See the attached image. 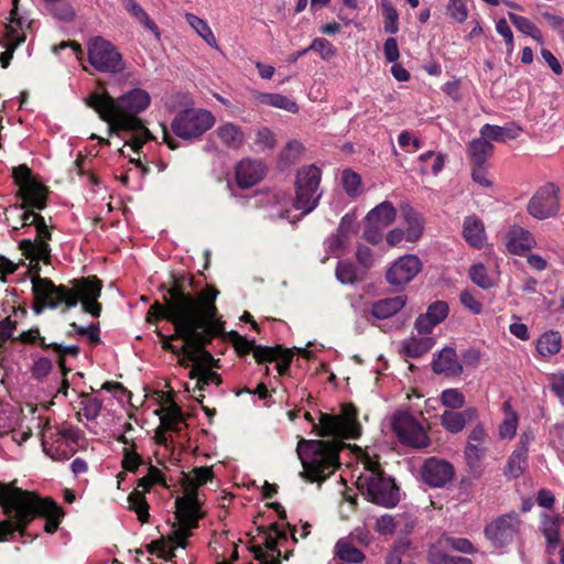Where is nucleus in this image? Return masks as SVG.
<instances>
[{
  "instance_id": "obj_10",
  "label": "nucleus",
  "mask_w": 564,
  "mask_h": 564,
  "mask_svg": "<svg viewBox=\"0 0 564 564\" xmlns=\"http://www.w3.org/2000/svg\"><path fill=\"white\" fill-rule=\"evenodd\" d=\"M88 61L102 73L119 74L126 65L116 46L101 36L93 37L88 43Z\"/></svg>"
},
{
  "instance_id": "obj_64",
  "label": "nucleus",
  "mask_w": 564,
  "mask_h": 564,
  "mask_svg": "<svg viewBox=\"0 0 564 564\" xmlns=\"http://www.w3.org/2000/svg\"><path fill=\"white\" fill-rule=\"evenodd\" d=\"M348 240L349 239L347 237L340 235L339 232H336L325 240V249L329 253H336L337 251L346 247Z\"/></svg>"
},
{
  "instance_id": "obj_25",
  "label": "nucleus",
  "mask_w": 564,
  "mask_h": 564,
  "mask_svg": "<svg viewBox=\"0 0 564 564\" xmlns=\"http://www.w3.org/2000/svg\"><path fill=\"white\" fill-rule=\"evenodd\" d=\"M401 217L406 225V240L410 242L417 241L424 230L422 216L413 207L405 204L401 206Z\"/></svg>"
},
{
  "instance_id": "obj_30",
  "label": "nucleus",
  "mask_w": 564,
  "mask_h": 564,
  "mask_svg": "<svg viewBox=\"0 0 564 564\" xmlns=\"http://www.w3.org/2000/svg\"><path fill=\"white\" fill-rule=\"evenodd\" d=\"M216 134L223 144L230 149L240 148L245 140L241 128L231 122L219 126L216 130Z\"/></svg>"
},
{
  "instance_id": "obj_62",
  "label": "nucleus",
  "mask_w": 564,
  "mask_h": 564,
  "mask_svg": "<svg viewBox=\"0 0 564 564\" xmlns=\"http://www.w3.org/2000/svg\"><path fill=\"white\" fill-rule=\"evenodd\" d=\"M53 364L46 357H40L34 360V364L31 368L32 376L36 379L45 378L52 370Z\"/></svg>"
},
{
  "instance_id": "obj_44",
  "label": "nucleus",
  "mask_w": 564,
  "mask_h": 564,
  "mask_svg": "<svg viewBox=\"0 0 564 564\" xmlns=\"http://www.w3.org/2000/svg\"><path fill=\"white\" fill-rule=\"evenodd\" d=\"M160 426L172 431L178 432L180 424L183 422V414L180 408L171 405L164 410V414L160 417Z\"/></svg>"
},
{
  "instance_id": "obj_43",
  "label": "nucleus",
  "mask_w": 564,
  "mask_h": 564,
  "mask_svg": "<svg viewBox=\"0 0 564 564\" xmlns=\"http://www.w3.org/2000/svg\"><path fill=\"white\" fill-rule=\"evenodd\" d=\"M128 502L130 506V509L133 510L138 514V519L145 523L149 519V505L145 500V497L143 492L139 490H133L129 497Z\"/></svg>"
},
{
  "instance_id": "obj_37",
  "label": "nucleus",
  "mask_w": 564,
  "mask_h": 564,
  "mask_svg": "<svg viewBox=\"0 0 564 564\" xmlns=\"http://www.w3.org/2000/svg\"><path fill=\"white\" fill-rule=\"evenodd\" d=\"M185 20L209 46L216 50L219 48L214 33L205 20L193 13H186Z\"/></svg>"
},
{
  "instance_id": "obj_9",
  "label": "nucleus",
  "mask_w": 564,
  "mask_h": 564,
  "mask_svg": "<svg viewBox=\"0 0 564 564\" xmlns=\"http://www.w3.org/2000/svg\"><path fill=\"white\" fill-rule=\"evenodd\" d=\"M215 123L210 111L205 109H185L172 121L173 132L184 140H192L200 137Z\"/></svg>"
},
{
  "instance_id": "obj_33",
  "label": "nucleus",
  "mask_w": 564,
  "mask_h": 564,
  "mask_svg": "<svg viewBox=\"0 0 564 564\" xmlns=\"http://www.w3.org/2000/svg\"><path fill=\"white\" fill-rule=\"evenodd\" d=\"M321 178L322 172L316 165H306L297 171L295 186L313 189L315 192H321Z\"/></svg>"
},
{
  "instance_id": "obj_21",
  "label": "nucleus",
  "mask_w": 564,
  "mask_h": 564,
  "mask_svg": "<svg viewBox=\"0 0 564 564\" xmlns=\"http://www.w3.org/2000/svg\"><path fill=\"white\" fill-rule=\"evenodd\" d=\"M477 417V410L468 408L462 412L446 410L441 414V424L449 433L457 434L462 432L468 422Z\"/></svg>"
},
{
  "instance_id": "obj_55",
  "label": "nucleus",
  "mask_w": 564,
  "mask_h": 564,
  "mask_svg": "<svg viewBox=\"0 0 564 564\" xmlns=\"http://www.w3.org/2000/svg\"><path fill=\"white\" fill-rule=\"evenodd\" d=\"M119 131L134 132L131 142H128L134 152H138L147 141L154 139L151 131L143 123L138 129H119Z\"/></svg>"
},
{
  "instance_id": "obj_58",
  "label": "nucleus",
  "mask_w": 564,
  "mask_h": 564,
  "mask_svg": "<svg viewBox=\"0 0 564 564\" xmlns=\"http://www.w3.org/2000/svg\"><path fill=\"white\" fill-rule=\"evenodd\" d=\"M549 389L558 399L560 403L564 405V372L557 371L547 377Z\"/></svg>"
},
{
  "instance_id": "obj_45",
  "label": "nucleus",
  "mask_w": 564,
  "mask_h": 564,
  "mask_svg": "<svg viewBox=\"0 0 564 564\" xmlns=\"http://www.w3.org/2000/svg\"><path fill=\"white\" fill-rule=\"evenodd\" d=\"M335 275L336 279L343 284H354L358 281L356 265L347 260L338 261Z\"/></svg>"
},
{
  "instance_id": "obj_47",
  "label": "nucleus",
  "mask_w": 564,
  "mask_h": 564,
  "mask_svg": "<svg viewBox=\"0 0 564 564\" xmlns=\"http://www.w3.org/2000/svg\"><path fill=\"white\" fill-rule=\"evenodd\" d=\"M382 14L386 19L384 31L390 34H395L399 30V14L395 8L389 0H382Z\"/></svg>"
},
{
  "instance_id": "obj_49",
  "label": "nucleus",
  "mask_w": 564,
  "mask_h": 564,
  "mask_svg": "<svg viewBox=\"0 0 564 564\" xmlns=\"http://www.w3.org/2000/svg\"><path fill=\"white\" fill-rule=\"evenodd\" d=\"M80 398V406L85 417L88 421H94L101 411L102 402L99 399L89 397L87 393H82Z\"/></svg>"
},
{
  "instance_id": "obj_59",
  "label": "nucleus",
  "mask_w": 564,
  "mask_h": 564,
  "mask_svg": "<svg viewBox=\"0 0 564 564\" xmlns=\"http://www.w3.org/2000/svg\"><path fill=\"white\" fill-rule=\"evenodd\" d=\"M441 402L446 408L460 409L465 403V398L458 390L447 389L442 392Z\"/></svg>"
},
{
  "instance_id": "obj_40",
  "label": "nucleus",
  "mask_w": 564,
  "mask_h": 564,
  "mask_svg": "<svg viewBox=\"0 0 564 564\" xmlns=\"http://www.w3.org/2000/svg\"><path fill=\"white\" fill-rule=\"evenodd\" d=\"M536 349L542 356H553L561 349V335L557 332L543 334L536 344Z\"/></svg>"
},
{
  "instance_id": "obj_38",
  "label": "nucleus",
  "mask_w": 564,
  "mask_h": 564,
  "mask_svg": "<svg viewBox=\"0 0 564 564\" xmlns=\"http://www.w3.org/2000/svg\"><path fill=\"white\" fill-rule=\"evenodd\" d=\"M528 467V454L514 449L508 458L505 475L508 478H519Z\"/></svg>"
},
{
  "instance_id": "obj_60",
  "label": "nucleus",
  "mask_w": 564,
  "mask_h": 564,
  "mask_svg": "<svg viewBox=\"0 0 564 564\" xmlns=\"http://www.w3.org/2000/svg\"><path fill=\"white\" fill-rule=\"evenodd\" d=\"M434 323L440 324L448 315V305L443 301L432 303L425 313Z\"/></svg>"
},
{
  "instance_id": "obj_32",
  "label": "nucleus",
  "mask_w": 564,
  "mask_h": 564,
  "mask_svg": "<svg viewBox=\"0 0 564 564\" xmlns=\"http://www.w3.org/2000/svg\"><path fill=\"white\" fill-rule=\"evenodd\" d=\"M335 555L338 562L345 563H361L365 560V554L356 547L348 539H340L335 545Z\"/></svg>"
},
{
  "instance_id": "obj_18",
  "label": "nucleus",
  "mask_w": 564,
  "mask_h": 564,
  "mask_svg": "<svg viewBox=\"0 0 564 564\" xmlns=\"http://www.w3.org/2000/svg\"><path fill=\"white\" fill-rule=\"evenodd\" d=\"M293 354L289 349L281 346L275 347H259L256 350V360L259 364L271 362L278 360L276 369L279 375L284 376L292 362Z\"/></svg>"
},
{
  "instance_id": "obj_54",
  "label": "nucleus",
  "mask_w": 564,
  "mask_h": 564,
  "mask_svg": "<svg viewBox=\"0 0 564 564\" xmlns=\"http://www.w3.org/2000/svg\"><path fill=\"white\" fill-rule=\"evenodd\" d=\"M519 416L517 413H508L499 426V436L505 440H511L517 433Z\"/></svg>"
},
{
  "instance_id": "obj_41",
  "label": "nucleus",
  "mask_w": 564,
  "mask_h": 564,
  "mask_svg": "<svg viewBox=\"0 0 564 564\" xmlns=\"http://www.w3.org/2000/svg\"><path fill=\"white\" fill-rule=\"evenodd\" d=\"M508 17L511 23L519 30L521 33L527 34L534 39L539 43H543L542 34L540 30L532 23L528 18L518 15L516 13L509 12Z\"/></svg>"
},
{
  "instance_id": "obj_12",
  "label": "nucleus",
  "mask_w": 564,
  "mask_h": 564,
  "mask_svg": "<svg viewBox=\"0 0 564 564\" xmlns=\"http://www.w3.org/2000/svg\"><path fill=\"white\" fill-rule=\"evenodd\" d=\"M392 430L405 446L422 449L431 444L424 427L408 412H397L392 417Z\"/></svg>"
},
{
  "instance_id": "obj_36",
  "label": "nucleus",
  "mask_w": 564,
  "mask_h": 564,
  "mask_svg": "<svg viewBox=\"0 0 564 564\" xmlns=\"http://www.w3.org/2000/svg\"><path fill=\"white\" fill-rule=\"evenodd\" d=\"M520 128L500 127L485 124L480 129V134L488 141L505 142L508 139H516L519 135Z\"/></svg>"
},
{
  "instance_id": "obj_11",
  "label": "nucleus",
  "mask_w": 564,
  "mask_h": 564,
  "mask_svg": "<svg viewBox=\"0 0 564 564\" xmlns=\"http://www.w3.org/2000/svg\"><path fill=\"white\" fill-rule=\"evenodd\" d=\"M523 521L517 512H509L492 519L484 530L485 536L496 547H505L520 538Z\"/></svg>"
},
{
  "instance_id": "obj_2",
  "label": "nucleus",
  "mask_w": 564,
  "mask_h": 564,
  "mask_svg": "<svg viewBox=\"0 0 564 564\" xmlns=\"http://www.w3.org/2000/svg\"><path fill=\"white\" fill-rule=\"evenodd\" d=\"M305 419L311 422L319 436H332L330 441L302 440L296 448L299 458L303 465L300 474L306 480L322 481L329 477L339 467V452L344 447L343 438H356L358 429L354 417H341L327 413H321L319 423L315 424L310 412H305Z\"/></svg>"
},
{
  "instance_id": "obj_23",
  "label": "nucleus",
  "mask_w": 564,
  "mask_h": 564,
  "mask_svg": "<svg viewBox=\"0 0 564 564\" xmlns=\"http://www.w3.org/2000/svg\"><path fill=\"white\" fill-rule=\"evenodd\" d=\"M463 237L473 248L481 249L486 242V232L482 221L475 215L465 217L463 223Z\"/></svg>"
},
{
  "instance_id": "obj_15",
  "label": "nucleus",
  "mask_w": 564,
  "mask_h": 564,
  "mask_svg": "<svg viewBox=\"0 0 564 564\" xmlns=\"http://www.w3.org/2000/svg\"><path fill=\"white\" fill-rule=\"evenodd\" d=\"M455 476L454 466L444 459L427 458L421 467L422 480L432 488H444Z\"/></svg>"
},
{
  "instance_id": "obj_39",
  "label": "nucleus",
  "mask_w": 564,
  "mask_h": 564,
  "mask_svg": "<svg viewBox=\"0 0 564 564\" xmlns=\"http://www.w3.org/2000/svg\"><path fill=\"white\" fill-rule=\"evenodd\" d=\"M123 4L126 10L131 15H133L147 30L154 33L156 37L160 36L158 25L150 19L148 13L135 0H123Z\"/></svg>"
},
{
  "instance_id": "obj_17",
  "label": "nucleus",
  "mask_w": 564,
  "mask_h": 564,
  "mask_svg": "<svg viewBox=\"0 0 564 564\" xmlns=\"http://www.w3.org/2000/svg\"><path fill=\"white\" fill-rule=\"evenodd\" d=\"M265 173L261 161L245 159L236 167V181L239 187L249 188L259 183Z\"/></svg>"
},
{
  "instance_id": "obj_56",
  "label": "nucleus",
  "mask_w": 564,
  "mask_h": 564,
  "mask_svg": "<svg viewBox=\"0 0 564 564\" xmlns=\"http://www.w3.org/2000/svg\"><path fill=\"white\" fill-rule=\"evenodd\" d=\"M310 51H314L321 55L325 61L330 59L336 54L334 45L324 37L315 39L312 44L307 47Z\"/></svg>"
},
{
  "instance_id": "obj_63",
  "label": "nucleus",
  "mask_w": 564,
  "mask_h": 564,
  "mask_svg": "<svg viewBox=\"0 0 564 564\" xmlns=\"http://www.w3.org/2000/svg\"><path fill=\"white\" fill-rule=\"evenodd\" d=\"M141 457L132 449L124 447L123 448V459L122 467L131 473H135L138 467L141 465Z\"/></svg>"
},
{
  "instance_id": "obj_7",
  "label": "nucleus",
  "mask_w": 564,
  "mask_h": 564,
  "mask_svg": "<svg viewBox=\"0 0 564 564\" xmlns=\"http://www.w3.org/2000/svg\"><path fill=\"white\" fill-rule=\"evenodd\" d=\"M192 473L193 477L188 479L189 490L185 496L175 500L177 525H174L173 531L169 534V540L175 546L183 549L187 546L186 539L192 535L191 531L198 527V521L204 516L200 511L202 501L196 488L206 484L213 477V470L209 467L194 468Z\"/></svg>"
},
{
  "instance_id": "obj_22",
  "label": "nucleus",
  "mask_w": 564,
  "mask_h": 564,
  "mask_svg": "<svg viewBox=\"0 0 564 564\" xmlns=\"http://www.w3.org/2000/svg\"><path fill=\"white\" fill-rule=\"evenodd\" d=\"M433 371L444 373L447 377H456L463 372V366L457 360V355L453 348H444L440 351L433 361Z\"/></svg>"
},
{
  "instance_id": "obj_57",
  "label": "nucleus",
  "mask_w": 564,
  "mask_h": 564,
  "mask_svg": "<svg viewBox=\"0 0 564 564\" xmlns=\"http://www.w3.org/2000/svg\"><path fill=\"white\" fill-rule=\"evenodd\" d=\"M51 347L55 352L58 354V366L62 369L63 376L65 377L69 369L65 366V355H70L73 357H76L79 354V347L76 345H69V346H63L59 344H50Z\"/></svg>"
},
{
  "instance_id": "obj_29",
  "label": "nucleus",
  "mask_w": 564,
  "mask_h": 564,
  "mask_svg": "<svg viewBox=\"0 0 564 564\" xmlns=\"http://www.w3.org/2000/svg\"><path fill=\"white\" fill-rule=\"evenodd\" d=\"M541 531L546 539V551L549 554H553L560 535V523L556 517L547 513H543L541 517Z\"/></svg>"
},
{
  "instance_id": "obj_51",
  "label": "nucleus",
  "mask_w": 564,
  "mask_h": 564,
  "mask_svg": "<svg viewBox=\"0 0 564 564\" xmlns=\"http://www.w3.org/2000/svg\"><path fill=\"white\" fill-rule=\"evenodd\" d=\"M269 530L271 532H274L275 536H273L271 533H268L265 535L262 549L264 547L268 551L267 554H269V555L276 554V556H281V551L278 549L276 539H284L285 540L286 539V533L283 530H279L278 524H275V523H272L269 527Z\"/></svg>"
},
{
  "instance_id": "obj_34",
  "label": "nucleus",
  "mask_w": 564,
  "mask_h": 564,
  "mask_svg": "<svg viewBox=\"0 0 564 564\" xmlns=\"http://www.w3.org/2000/svg\"><path fill=\"white\" fill-rule=\"evenodd\" d=\"M492 151L494 145L481 134L473 140L468 147V154L474 165H484Z\"/></svg>"
},
{
  "instance_id": "obj_19",
  "label": "nucleus",
  "mask_w": 564,
  "mask_h": 564,
  "mask_svg": "<svg viewBox=\"0 0 564 564\" xmlns=\"http://www.w3.org/2000/svg\"><path fill=\"white\" fill-rule=\"evenodd\" d=\"M487 433L481 424L476 425L469 433L465 447V457L469 466L477 465L486 454L485 440Z\"/></svg>"
},
{
  "instance_id": "obj_14",
  "label": "nucleus",
  "mask_w": 564,
  "mask_h": 564,
  "mask_svg": "<svg viewBox=\"0 0 564 564\" xmlns=\"http://www.w3.org/2000/svg\"><path fill=\"white\" fill-rule=\"evenodd\" d=\"M422 270V262L415 254L399 257L386 272V280L390 285L403 286L411 282Z\"/></svg>"
},
{
  "instance_id": "obj_24",
  "label": "nucleus",
  "mask_w": 564,
  "mask_h": 564,
  "mask_svg": "<svg viewBox=\"0 0 564 564\" xmlns=\"http://www.w3.org/2000/svg\"><path fill=\"white\" fill-rule=\"evenodd\" d=\"M252 98L258 105L282 109L291 113H296L299 111L297 104L293 99L281 94L260 93L253 90Z\"/></svg>"
},
{
  "instance_id": "obj_20",
  "label": "nucleus",
  "mask_w": 564,
  "mask_h": 564,
  "mask_svg": "<svg viewBox=\"0 0 564 564\" xmlns=\"http://www.w3.org/2000/svg\"><path fill=\"white\" fill-rule=\"evenodd\" d=\"M535 246V240L531 232L520 226H513L507 234L508 250L518 256H522Z\"/></svg>"
},
{
  "instance_id": "obj_35",
  "label": "nucleus",
  "mask_w": 564,
  "mask_h": 564,
  "mask_svg": "<svg viewBox=\"0 0 564 564\" xmlns=\"http://www.w3.org/2000/svg\"><path fill=\"white\" fill-rule=\"evenodd\" d=\"M189 378L196 379L194 391L198 390L202 392V391L207 390V388L212 384L219 386L221 383V378L217 372H215L210 369L204 370L199 366L193 367L191 369Z\"/></svg>"
},
{
  "instance_id": "obj_52",
  "label": "nucleus",
  "mask_w": 564,
  "mask_h": 564,
  "mask_svg": "<svg viewBox=\"0 0 564 564\" xmlns=\"http://www.w3.org/2000/svg\"><path fill=\"white\" fill-rule=\"evenodd\" d=\"M230 339L239 355L252 352L256 358V350L261 347L260 345H256L253 340H248L246 337L239 335L237 332L230 333Z\"/></svg>"
},
{
  "instance_id": "obj_61",
  "label": "nucleus",
  "mask_w": 564,
  "mask_h": 564,
  "mask_svg": "<svg viewBox=\"0 0 564 564\" xmlns=\"http://www.w3.org/2000/svg\"><path fill=\"white\" fill-rule=\"evenodd\" d=\"M411 547L408 539L399 541L387 556V564H402V556Z\"/></svg>"
},
{
  "instance_id": "obj_1",
  "label": "nucleus",
  "mask_w": 564,
  "mask_h": 564,
  "mask_svg": "<svg viewBox=\"0 0 564 564\" xmlns=\"http://www.w3.org/2000/svg\"><path fill=\"white\" fill-rule=\"evenodd\" d=\"M218 291L207 286L198 295L186 292L174 283L163 295V303L155 301L147 313V322L165 319L174 326V337L184 343L177 350L178 364L185 368L196 365L197 351L208 345L224 330V324L216 318Z\"/></svg>"
},
{
  "instance_id": "obj_48",
  "label": "nucleus",
  "mask_w": 564,
  "mask_h": 564,
  "mask_svg": "<svg viewBox=\"0 0 564 564\" xmlns=\"http://www.w3.org/2000/svg\"><path fill=\"white\" fill-rule=\"evenodd\" d=\"M470 280L479 288L487 290L495 285V280L490 278L484 264L477 263L469 269Z\"/></svg>"
},
{
  "instance_id": "obj_46",
  "label": "nucleus",
  "mask_w": 564,
  "mask_h": 564,
  "mask_svg": "<svg viewBox=\"0 0 564 564\" xmlns=\"http://www.w3.org/2000/svg\"><path fill=\"white\" fill-rule=\"evenodd\" d=\"M449 549L444 541L443 535L427 551V561L431 564H447L449 555L446 550Z\"/></svg>"
},
{
  "instance_id": "obj_6",
  "label": "nucleus",
  "mask_w": 564,
  "mask_h": 564,
  "mask_svg": "<svg viewBox=\"0 0 564 564\" xmlns=\"http://www.w3.org/2000/svg\"><path fill=\"white\" fill-rule=\"evenodd\" d=\"M86 104L93 108L101 120L108 123L109 134L119 129H138L142 127L139 113L147 110L151 104L150 94L141 88H133L119 98H112L107 91L91 93Z\"/></svg>"
},
{
  "instance_id": "obj_8",
  "label": "nucleus",
  "mask_w": 564,
  "mask_h": 564,
  "mask_svg": "<svg viewBox=\"0 0 564 564\" xmlns=\"http://www.w3.org/2000/svg\"><path fill=\"white\" fill-rule=\"evenodd\" d=\"M356 484L360 492L376 505L392 508L400 501L394 479L387 476L377 462H366L365 470L358 476Z\"/></svg>"
},
{
  "instance_id": "obj_42",
  "label": "nucleus",
  "mask_w": 564,
  "mask_h": 564,
  "mask_svg": "<svg viewBox=\"0 0 564 564\" xmlns=\"http://www.w3.org/2000/svg\"><path fill=\"white\" fill-rule=\"evenodd\" d=\"M420 161L423 163L421 166L422 174H427L429 172L438 174L444 167V155L433 151L421 154Z\"/></svg>"
},
{
  "instance_id": "obj_5",
  "label": "nucleus",
  "mask_w": 564,
  "mask_h": 564,
  "mask_svg": "<svg viewBox=\"0 0 564 564\" xmlns=\"http://www.w3.org/2000/svg\"><path fill=\"white\" fill-rule=\"evenodd\" d=\"M32 292L34 295L33 311L36 314L43 312L44 308H56L61 304H65L64 312L75 307L82 302L83 311L99 316L101 305L97 302L101 292V282L95 278H83L75 281L72 289L65 285H55L50 279L41 278L35 273L32 279Z\"/></svg>"
},
{
  "instance_id": "obj_50",
  "label": "nucleus",
  "mask_w": 564,
  "mask_h": 564,
  "mask_svg": "<svg viewBox=\"0 0 564 564\" xmlns=\"http://www.w3.org/2000/svg\"><path fill=\"white\" fill-rule=\"evenodd\" d=\"M341 182L349 196H357L360 193L361 177L351 170H345L341 174Z\"/></svg>"
},
{
  "instance_id": "obj_13",
  "label": "nucleus",
  "mask_w": 564,
  "mask_h": 564,
  "mask_svg": "<svg viewBox=\"0 0 564 564\" xmlns=\"http://www.w3.org/2000/svg\"><path fill=\"white\" fill-rule=\"evenodd\" d=\"M560 209V188L554 183L541 186L527 204L528 214L538 220L555 217Z\"/></svg>"
},
{
  "instance_id": "obj_26",
  "label": "nucleus",
  "mask_w": 564,
  "mask_h": 564,
  "mask_svg": "<svg viewBox=\"0 0 564 564\" xmlns=\"http://www.w3.org/2000/svg\"><path fill=\"white\" fill-rule=\"evenodd\" d=\"M397 217V209L391 202L384 200L372 208L366 216L367 224H376L383 228L391 225Z\"/></svg>"
},
{
  "instance_id": "obj_53",
  "label": "nucleus",
  "mask_w": 564,
  "mask_h": 564,
  "mask_svg": "<svg viewBox=\"0 0 564 564\" xmlns=\"http://www.w3.org/2000/svg\"><path fill=\"white\" fill-rule=\"evenodd\" d=\"M445 543L449 549H453L457 552L464 553V554H475L477 552V549L473 545V543L465 538H453L449 535L444 534L443 535Z\"/></svg>"
},
{
  "instance_id": "obj_4",
  "label": "nucleus",
  "mask_w": 564,
  "mask_h": 564,
  "mask_svg": "<svg viewBox=\"0 0 564 564\" xmlns=\"http://www.w3.org/2000/svg\"><path fill=\"white\" fill-rule=\"evenodd\" d=\"M0 506L6 516L0 521V542L11 539L15 532L25 536V528L35 516L44 517L45 532L54 533L64 517L62 508L53 500L41 499L12 485H0Z\"/></svg>"
},
{
  "instance_id": "obj_27",
  "label": "nucleus",
  "mask_w": 564,
  "mask_h": 564,
  "mask_svg": "<svg viewBox=\"0 0 564 564\" xmlns=\"http://www.w3.org/2000/svg\"><path fill=\"white\" fill-rule=\"evenodd\" d=\"M405 304L406 297L403 295L383 299L372 304L371 314L378 319H386L397 314Z\"/></svg>"
},
{
  "instance_id": "obj_31",
  "label": "nucleus",
  "mask_w": 564,
  "mask_h": 564,
  "mask_svg": "<svg viewBox=\"0 0 564 564\" xmlns=\"http://www.w3.org/2000/svg\"><path fill=\"white\" fill-rule=\"evenodd\" d=\"M434 345V339L429 336L421 338L410 337L402 343V352L409 358H420L425 355Z\"/></svg>"
},
{
  "instance_id": "obj_3",
  "label": "nucleus",
  "mask_w": 564,
  "mask_h": 564,
  "mask_svg": "<svg viewBox=\"0 0 564 564\" xmlns=\"http://www.w3.org/2000/svg\"><path fill=\"white\" fill-rule=\"evenodd\" d=\"M12 177L19 187L17 197L21 199V203L14 205L13 208L23 210L21 226H34L36 229L35 240L23 239L20 241L19 248L26 258L36 262L35 265L40 260L48 263L51 259L48 240H51L52 234L44 217L34 213L35 209L42 210L46 207L48 189L32 176L31 170L25 164L13 167ZM36 268L39 269V267Z\"/></svg>"
},
{
  "instance_id": "obj_28",
  "label": "nucleus",
  "mask_w": 564,
  "mask_h": 564,
  "mask_svg": "<svg viewBox=\"0 0 564 564\" xmlns=\"http://www.w3.org/2000/svg\"><path fill=\"white\" fill-rule=\"evenodd\" d=\"M322 195L323 192L295 186L293 206L295 209L301 210L302 215H308L317 207Z\"/></svg>"
},
{
  "instance_id": "obj_16",
  "label": "nucleus",
  "mask_w": 564,
  "mask_h": 564,
  "mask_svg": "<svg viewBox=\"0 0 564 564\" xmlns=\"http://www.w3.org/2000/svg\"><path fill=\"white\" fill-rule=\"evenodd\" d=\"M12 2L13 8L10 11V22L4 26L6 51L0 54V63L3 68L9 66L15 48L25 41L22 21L18 18V0H12Z\"/></svg>"
}]
</instances>
